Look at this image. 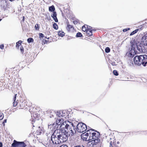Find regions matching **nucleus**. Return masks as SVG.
<instances>
[{
	"mask_svg": "<svg viewBox=\"0 0 147 147\" xmlns=\"http://www.w3.org/2000/svg\"><path fill=\"white\" fill-rule=\"evenodd\" d=\"M67 27L66 29L69 32H73L74 30V28L73 26L70 25L69 24V22H67Z\"/></svg>",
	"mask_w": 147,
	"mask_h": 147,
	"instance_id": "13",
	"label": "nucleus"
},
{
	"mask_svg": "<svg viewBox=\"0 0 147 147\" xmlns=\"http://www.w3.org/2000/svg\"><path fill=\"white\" fill-rule=\"evenodd\" d=\"M88 145L89 147H95V145H94V143L92 140L88 142Z\"/></svg>",
	"mask_w": 147,
	"mask_h": 147,
	"instance_id": "15",
	"label": "nucleus"
},
{
	"mask_svg": "<svg viewBox=\"0 0 147 147\" xmlns=\"http://www.w3.org/2000/svg\"><path fill=\"white\" fill-rule=\"evenodd\" d=\"M53 28L54 29L56 30H57L58 28V26L57 24L54 23L53 25Z\"/></svg>",
	"mask_w": 147,
	"mask_h": 147,
	"instance_id": "23",
	"label": "nucleus"
},
{
	"mask_svg": "<svg viewBox=\"0 0 147 147\" xmlns=\"http://www.w3.org/2000/svg\"><path fill=\"white\" fill-rule=\"evenodd\" d=\"M3 122L5 123H6L7 122V119H5L4 120Z\"/></svg>",
	"mask_w": 147,
	"mask_h": 147,
	"instance_id": "41",
	"label": "nucleus"
},
{
	"mask_svg": "<svg viewBox=\"0 0 147 147\" xmlns=\"http://www.w3.org/2000/svg\"><path fill=\"white\" fill-rule=\"evenodd\" d=\"M113 73L114 75L116 76H117L118 75V74L117 71L116 70H114L113 71Z\"/></svg>",
	"mask_w": 147,
	"mask_h": 147,
	"instance_id": "29",
	"label": "nucleus"
},
{
	"mask_svg": "<svg viewBox=\"0 0 147 147\" xmlns=\"http://www.w3.org/2000/svg\"><path fill=\"white\" fill-rule=\"evenodd\" d=\"M130 28H125L123 29V31L124 32H126L127 31L129 30Z\"/></svg>",
	"mask_w": 147,
	"mask_h": 147,
	"instance_id": "32",
	"label": "nucleus"
},
{
	"mask_svg": "<svg viewBox=\"0 0 147 147\" xmlns=\"http://www.w3.org/2000/svg\"><path fill=\"white\" fill-rule=\"evenodd\" d=\"M130 48L128 53V56L130 57H133L136 54V49L140 52H144V49L143 46V44L141 42H139L134 39H132L130 41Z\"/></svg>",
	"mask_w": 147,
	"mask_h": 147,
	"instance_id": "1",
	"label": "nucleus"
},
{
	"mask_svg": "<svg viewBox=\"0 0 147 147\" xmlns=\"http://www.w3.org/2000/svg\"><path fill=\"white\" fill-rule=\"evenodd\" d=\"M16 95L17 94H16L15 95L13 99L14 101L13 102V106L14 107H16L17 105L18 104V102H17L15 101L16 99Z\"/></svg>",
	"mask_w": 147,
	"mask_h": 147,
	"instance_id": "16",
	"label": "nucleus"
},
{
	"mask_svg": "<svg viewBox=\"0 0 147 147\" xmlns=\"http://www.w3.org/2000/svg\"><path fill=\"white\" fill-rule=\"evenodd\" d=\"M78 22V20H75L73 21V23L74 24H77Z\"/></svg>",
	"mask_w": 147,
	"mask_h": 147,
	"instance_id": "36",
	"label": "nucleus"
},
{
	"mask_svg": "<svg viewBox=\"0 0 147 147\" xmlns=\"http://www.w3.org/2000/svg\"><path fill=\"white\" fill-rule=\"evenodd\" d=\"M26 144L23 142H18L14 140L11 144V147H25Z\"/></svg>",
	"mask_w": 147,
	"mask_h": 147,
	"instance_id": "8",
	"label": "nucleus"
},
{
	"mask_svg": "<svg viewBox=\"0 0 147 147\" xmlns=\"http://www.w3.org/2000/svg\"><path fill=\"white\" fill-rule=\"evenodd\" d=\"M58 34L59 36L63 37L65 36V33L63 31H59L58 32Z\"/></svg>",
	"mask_w": 147,
	"mask_h": 147,
	"instance_id": "20",
	"label": "nucleus"
},
{
	"mask_svg": "<svg viewBox=\"0 0 147 147\" xmlns=\"http://www.w3.org/2000/svg\"><path fill=\"white\" fill-rule=\"evenodd\" d=\"M35 28L36 30H38L39 29V27L38 24H36L35 25Z\"/></svg>",
	"mask_w": 147,
	"mask_h": 147,
	"instance_id": "30",
	"label": "nucleus"
},
{
	"mask_svg": "<svg viewBox=\"0 0 147 147\" xmlns=\"http://www.w3.org/2000/svg\"><path fill=\"white\" fill-rule=\"evenodd\" d=\"M10 1H14V0H9Z\"/></svg>",
	"mask_w": 147,
	"mask_h": 147,
	"instance_id": "45",
	"label": "nucleus"
},
{
	"mask_svg": "<svg viewBox=\"0 0 147 147\" xmlns=\"http://www.w3.org/2000/svg\"><path fill=\"white\" fill-rule=\"evenodd\" d=\"M3 145L2 143L1 142H0V147H2Z\"/></svg>",
	"mask_w": 147,
	"mask_h": 147,
	"instance_id": "40",
	"label": "nucleus"
},
{
	"mask_svg": "<svg viewBox=\"0 0 147 147\" xmlns=\"http://www.w3.org/2000/svg\"><path fill=\"white\" fill-rule=\"evenodd\" d=\"M24 17L23 16V19H22V20H23V21H24Z\"/></svg>",
	"mask_w": 147,
	"mask_h": 147,
	"instance_id": "43",
	"label": "nucleus"
},
{
	"mask_svg": "<svg viewBox=\"0 0 147 147\" xmlns=\"http://www.w3.org/2000/svg\"><path fill=\"white\" fill-rule=\"evenodd\" d=\"M44 34L42 33H40L39 34V37H44Z\"/></svg>",
	"mask_w": 147,
	"mask_h": 147,
	"instance_id": "34",
	"label": "nucleus"
},
{
	"mask_svg": "<svg viewBox=\"0 0 147 147\" xmlns=\"http://www.w3.org/2000/svg\"><path fill=\"white\" fill-rule=\"evenodd\" d=\"M110 49L109 47H107L105 49V51L107 53H108L110 52Z\"/></svg>",
	"mask_w": 147,
	"mask_h": 147,
	"instance_id": "26",
	"label": "nucleus"
},
{
	"mask_svg": "<svg viewBox=\"0 0 147 147\" xmlns=\"http://www.w3.org/2000/svg\"><path fill=\"white\" fill-rule=\"evenodd\" d=\"M76 37H81L82 36V34L80 32H78L77 33L76 35Z\"/></svg>",
	"mask_w": 147,
	"mask_h": 147,
	"instance_id": "27",
	"label": "nucleus"
},
{
	"mask_svg": "<svg viewBox=\"0 0 147 147\" xmlns=\"http://www.w3.org/2000/svg\"><path fill=\"white\" fill-rule=\"evenodd\" d=\"M111 64H112V65H113V66H114L116 65L115 63L114 62H113Z\"/></svg>",
	"mask_w": 147,
	"mask_h": 147,
	"instance_id": "39",
	"label": "nucleus"
},
{
	"mask_svg": "<svg viewBox=\"0 0 147 147\" xmlns=\"http://www.w3.org/2000/svg\"><path fill=\"white\" fill-rule=\"evenodd\" d=\"M86 26L87 30H91L92 28L91 27L88 26L86 25Z\"/></svg>",
	"mask_w": 147,
	"mask_h": 147,
	"instance_id": "31",
	"label": "nucleus"
},
{
	"mask_svg": "<svg viewBox=\"0 0 147 147\" xmlns=\"http://www.w3.org/2000/svg\"><path fill=\"white\" fill-rule=\"evenodd\" d=\"M57 115L59 117H60L61 115V113H57Z\"/></svg>",
	"mask_w": 147,
	"mask_h": 147,
	"instance_id": "38",
	"label": "nucleus"
},
{
	"mask_svg": "<svg viewBox=\"0 0 147 147\" xmlns=\"http://www.w3.org/2000/svg\"><path fill=\"white\" fill-rule=\"evenodd\" d=\"M60 147H68V146L66 145L63 144L60 146Z\"/></svg>",
	"mask_w": 147,
	"mask_h": 147,
	"instance_id": "37",
	"label": "nucleus"
},
{
	"mask_svg": "<svg viewBox=\"0 0 147 147\" xmlns=\"http://www.w3.org/2000/svg\"><path fill=\"white\" fill-rule=\"evenodd\" d=\"M86 32L87 34L90 36L92 35V30H87Z\"/></svg>",
	"mask_w": 147,
	"mask_h": 147,
	"instance_id": "19",
	"label": "nucleus"
},
{
	"mask_svg": "<svg viewBox=\"0 0 147 147\" xmlns=\"http://www.w3.org/2000/svg\"><path fill=\"white\" fill-rule=\"evenodd\" d=\"M57 133V136L59 137V140L60 142H63L67 141V139L68 136L66 134V132L62 130H64L59 129H55Z\"/></svg>",
	"mask_w": 147,
	"mask_h": 147,
	"instance_id": "4",
	"label": "nucleus"
},
{
	"mask_svg": "<svg viewBox=\"0 0 147 147\" xmlns=\"http://www.w3.org/2000/svg\"><path fill=\"white\" fill-rule=\"evenodd\" d=\"M67 124H63L61 126L62 128H64L63 131L66 132V134L68 136H73L76 134V131L72 125V123L68 121L67 122Z\"/></svg>",
	"mask_w": 147,
	"mask_h": 147,
	"instance_id": "2",
	"label": "nucleus"
},
{
	"mask_svg": "<svg viewBox=\"0 0 147 147\" xmlns=\"http://www.w3.org/2000/svg\"><path fill=\"white\" fill-rule=\"evenodd\" d=\"M112 146V144H111V143H110V146Z\"/></svg>",
	"mask_w": 147,
	"mask_h": 147,
	"instance_id": "44",
	"label": "nucleus"
},
{
	"mask_svg": "<svg viewBox=\"0 0 147 147\" xmlns=\"http://www.w3.org/2000/svg\"><path fill=\"white\" fill-rule=\"evenodd\" d=\"M51 16L54 20L55 22H58V19L57 17V14L55 12H53L51 15Z\"/></svg>",
	"mask_w": 147,
	"mask_h": 147,
	"instance_id": "14",
	"label": "nucleus"
},
{
	"mask_svg": "<svg viewBox=\"0 0 147 147\" xmlns=\"http://www.w3.org/2000/svg\"><path fill=\"white\" fill-rule=\"evenodd\" d=\"M119 143V142H117V144H118Z\"/></svg>",
	"mask_w": 147,
	"mask_h": 147,
	"instance_id": "46",
	"label": "nucleus"
},
{
	"mask_svg": "<svg viewBox=\"0 0 147 147\" xmlns=\"http://www.w3.org/2000/svg\"><path fill=\"white\" fill-rule=\"evenodd\" d=\"M20 50L22 52H23L24 51V49L23 47H20Z\"/></svg>",
	"mask_w": 147,
	"mask_h": 147,
	"instance_id": "33",
	"label": "nucleus"
},
{
	"mask_svg": "<svg viewBox=\"0 0 147 147\" xmlns=\"http://www.w3.org/2000/svg\"><path fill=\"white\" fill-rule=\"evenodd\" d=\"M56 124H55V123L52 124H49L48 125V127L49 128H50V129L52 127V130H53V129L54 128L55 129V125Z\"/></svg>",
	"mask_w": 147,
	"mask_h": 147,
	"instance_id": "17",
	"label": "nucleus"
},
{
	"mask_svg": "<svg viewBox=\"0 0 147 147\" xmlns=\"http://www.w3.org/2000/svg\"><path fill=\"white\" fill-rule=\"evenodd\" d=\"M139 30L138 29L136 30H135L133 31L130 34V35L131 36L132 35L136 33Z\"/></svg>",
	"mask_w": 147,
	"mask_h": 147,
	"instance_id": "21",
	"label": "nucleus"
},
{
	"mask_svg": "<svg viewBox=\"0 0 147 147\" xmlns=\"http://www.w3.org/2000/svg\"><path fill=\"white\" fill-rule=\"evenodd\" d=\"M55 9L54 7V6L53 5H52L51 6H50L49 7V10L51 12H54Z\"/></svg>",
	"mask_w": 147,
	"mask_h": 147,
	"instance_id": "18",
	"label": "nucleus"
},
{
	"mask_svg": "<svg viewBox=\"0 0 147 147\" xmlns=\"http://www.w3.org/2000/svg\"><path fill=\"white\" fill-rule=\"evenodd\" d=\"M87 129L86 125L82 123H79L77 126V130L78 132L82 133Z\"/></svg>",
	"mask_w": 147,
	"mask_h": 147,
	"instance_id": "6",
	"label": "nucleus"
},
{
	"mask_svg": "<svg viewBox=\"0 0 147 147\" xmlns=\"http://www.w3.org/2000/svg\"><path fill=\"white\" fill-rule=\"evenodd\" d=\"M33 41V39L32 38H29L27 39V41L28 43H30V42Z\"/></svg>",
	"mask_w": 147,
	"mask_h": 147,
	"instance_id": "25",
	"label": "nucleus"
},
{
	"mask_svg": "<svg viewBox=\"0 0 147 147\" xmlns=\"http://www.w3.org/2000/svg\"><path fill=\"white\" fill-rule=\"evenodd\" d=\"M57 134L56 131L55 130L51 136V140L52 141L53 143L56 144L60 143L59 140V137L57 136Z\"/></svg>",
	"mask_w": 147,
	"mask_h": 147,
	"instance_id": "7",
	"label": "nucleus"
},
{
	"mask_svg": "<svg viewBox=\"0 0 147 147\" xmlns=\"http://www.w3.org/2000/svg\"><path fill=\"white\" fill-rule=\"evenodd\" d=\"M94 143L95 147H101V143L100 142V139H96L92 140Z\"/></svg>",
	"mask_w": 147,
	"mask_h": 147,
	"instance_id": "11",
	"label": "nucleus"
},
{
	"mask_svg": "<svg viewBox=\"0 0 147 147\" xmlns=\"http://www.w3.org/2000/svg\"><path fill=\"white\" fill-rule=\"evenodd\" d=\"M82 30L84 32H86L87 31V29L86 28V25H85L82 26Z\"/></svg>",
	"mask_w": 147,
	"mask_h": 147,
	"instance_id": "24",
	"label": "nucleus"
},
{
	"mask_svg": "<svg viewBox=\"0 0 147 147\" xmlns=\"http://www.w3.org/2000/svg\"><path fill=\"white\" fill-rule=\"evenodd\" d=\"M134 63L136 65H139L142 64L144 66L147 65V55H137L134 58Z\"/></svg>",
	"mask_w": 147,
	"mask_h": 147,
	"instance_id": "3",
	"label": "nucleus"
},
{
	"mask_svg": "<svg viewBox=\"0 0 147 147\" xmlns=\"http://www.w3.org/2000/svg\"><path fill=\"white\" fill-rule=\"evenodd\" d=\"M4 46L3 45H0V48L1 49H3Z\"/></svg>",
	"mask_w": 147,
	"mask_h": 147,
	"instance_id": "35",
	"label": "nucleus"
},
{
	"mask_svg": "<svg viewBox=\"0 0 147 147\" xmlns=\"http://www.w3.org/2000/svg\"><path fill=\"white\" fill-rule=\"evenodd\" d=\"M67 121H64V120L63 119H57L56 123H55V129H59L62 130H64V128H62L61 126L63 124H67Z\"/></svg>",
	"mask_w": 147,
	"mask_h": 147,
	"instance_id": "5",
	"label": "nucleus"
},
{
	"mask_svg": "<svg viewBox=\"0 0 147 147\" xmlns=\"http://www.w3.org/2000/svg\"><path fill=\"white\" fill-rule=\"evenodd\" d=\"M91 135L90 138H89V140H95L96 139H99L98 137L99 136V133L97 132V133L92 132H91Z\"/></svg>",
	"mask_w": 147,
	"mask_h": 147,
	"instance_id": "9",
	"label": "nucleus"
},
{
	"mask_svg": "<svg viewBox=\"0 0 147 147\" xmlns=\"http://www.w3.org/2000/svg\"><path fill=\"white\" fill-rule=\"evenodd\" d=\"M141 42L144 46H147V33L142 36L141 38Z\"/></svg>",
	"mask_w": 147,
	"mask_h": 147,
	"instance_id": "10",
	"label": "nucleus"
},
{
	"mask_svg": "<svg viewBox=\"0 0 147 147\" xmlns=\"http://www.w3.org/2000/svg\"><path fill=\"white\" fill-rule=\"evenodd\" d=\"M22 42L21 40H19L16 43V47H18L21 45Z\"/></svg>",
	"mask_w": 147,
	"mask_h": 147,
	"instance_id": "22",
	"label": "nucleus"
},
{
	"mask_svg": "<svg viewBox=\"0 0 147 147\" xmlns=\"http://www.w3.org/2000/svg\"><path fill=\"white\" fill-rule=\"evenodd\" d=\"M94 130L93 129H89L87 131V132H85L84 133V136L85 137H84V138H86V139H88V140H89V138H90V137L91 136V132L92 131H94Z\"/></svg>",
	"mask_w": 147,
	"mask_h": 147,
	"instance_id": "12",
	"label": "nucleus"
},
{
	"mask_svg": "<svg viewBox=\"0 0 147 147\" xmlns=\"http://www.w3.org/2000/svg\"><path fill=\"white\" fill-rule=\"evenodd\" d=\"M2 124L3 125V126L5 127V123L3 122L2 123Z\"/></svg>",
	"mask_w": 147,
	"mask_h": 147,
	"instance_id": "42",
	"label": "nucleus"
},
{
	"mask_svg": "<svg viewBox=\"0 0 147 147\" xmlns=\"http://www.w3.org/2000/svg\"><path fill=\"white\" fill-rule=\"evenodd\" d=\"M4 117L3 114L2 113H0V120H2Z\"/></svg>",
	"mask_w": 147,
	"mask_h": 147,
	"instance_id": "28",
	"label": "nucleus"
},
{
	"mask_svg": "<svg viewBox=\"0 0 147 147\" xmlns=\"http://www.w3.org/2000/svg\"><path fill=\"white\" fill-rule=\"evenodd\" d=\"M1 19H0V21H1Z\"/></svg>",
	"mask_w": 147,
	"mask_h": 147,
	"instance_id": "47",
	"label": "nucleus"
}]
</instances>
